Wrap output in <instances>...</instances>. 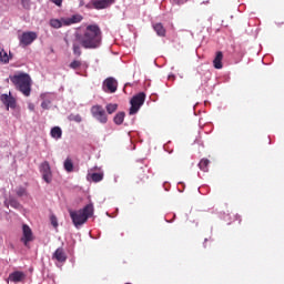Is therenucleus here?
<instances>
[{"label": "nucleus", "instance_id": "obj_1", "mask_svg": "<svg viewBox=\"0 0 284 284\" xmlns=\"http://www.w3.org/2000/svg\"><path fill=\"white\" fill-rule=\"evenodd\" d=\"M77 40L85 50H97V48H101L103 32H101L99 24H89L83 34L77 36Z\"/></svg>", "mask_w": 284, "mask_h": 284}, {"label": "nucleus", "instance_id": "obj_2", "mask_svg": "<svg viewBox=\"0 0 284 284\" xmlns=\"http://www.w3.org/2000/svg\"><path fill=\"white\" fill-rule=\"evenodd\" d=\"M10 81L13 83L16 90L21 92L23 97H30L32 92V79L28 73L18 72L13 75H10Z\"/></svg>", "mask_w": 284, "mask_h": 284}, {"label": "nucleus", "instance_id": "obj_3", "mask_svg": "<svg viewBox=\"0 0 284 284\" xmlns=\"http://www.w3.org/2000/svg\"><path fill=\"white\" fill-rule=\"evenodd\" d=\"M69 214L71 216V221L75 227H79L80 225H83L88 223V220L93 216L94 214V205L88 204L83 209L78 211H69Z\"/></svg>", "mask_w": 284, "mask_h": 284}, {"label": "nucleus", "instance_id": "obj_4", "mask_svg": "<svg viewBox=\"0 0 284 284\" xmlns=\"http://www.w3.org/2000/svg\"><path fill=\"white\" fill-rule=\"evenodd\" d=\"M130 103H131V108H130L129 114H136V112L141 110V106L143 105V103H145V94L143 92L135 94L131 99Z\"/></svg>", "mask_w": 284, "mask_h": 284}, {"label": "nucleus", "instance_id": "obj_5", "mask_svg": "<svg viewBox=\"0 0 284 284\" xmlns=\"http://www.w3.org/2000/svg\"><path fill=\"white\" fill-rule=\"evenodd\" d=\"M91 114L93 119L99 121V123H102L103 125L108 123V114L105 113V109H103L102 105H99V104L93 105L91 108Z\"/></svg>", "mask_w": 284, "mask_h": 284}, {"label": "nucleus", "instance_id": "obj_6", "mask_svg": "<svg viewBox=\"0 0 284 284\" xmlns=\"http://www.w3.org/2000/svg\"><path fill=\"white\" fill-rule=\"evenodd\" d=\"M24 247H30V243L34 241V234H32V229L28 224L22 225V236L20 239Z\"/></svg>", "mask_w": 284, "mask_h": 284}, {"label": "nucleus", "instance_id": "obj_7", "mask_svg": "<svg viewBox=\"0 0 284 284\" xmlns=\"http://www.w3.org/2000/svg\"><path fill=\"white\" fill-rule=\"evenodd\" d=\"M19 39V45L21 48H28V45L32 44L33 41L37 39V33L34 32H23L18 37Z\"/></svg>", "mask_w": 284, "mask_h": 284}, {"label": "nucleus", "instance_id": "obj_8", "mask_svg": "<svg viewBox=\"0 0 284 284\" xmlns=\"http://www.w3.org/2000/svg\"><path fill=\"white\" fill-rule=\"evenodd\" d=\"M119 88V82L114 78H106L103 81L102 89L103 92H106L109 94H114Z\"/></svg>", "mask_w": 284, "mask_h": 284}, {"label": "nucleus", "instance_id": "obj_9", "mask_svg": "<svg viewBox=\"0 0 284 284\" xmlns=\"http://www.w3.org/2000/svg\"><path fill=\"white\" fill-rule=\"evenodd\" d=\"M40 173L45 183H52V170L50 169V163L43 162L40 165Z\"/></svg>", "mask_w": 284, "mask_h": 284}, {"label": "nucleus", "instance_id": "obj_10", "mask_svg": "<svg viewBox=\"0 0 284 284\" xmlns=\"http://www.w3.org/2000/svg\"><path fill=\"white\" fill-rule=\"evenodd\" d=\"M150 176H148V173L145 172V169L140 168L135 172V183L138 185H145L148 183V180Z\"/></svg>", "mask_w": 284, "mask_h": 284}, {"label": "nucleus", "instance_id": "obj_11", "mask_svg": "<svg viewBox=\"0 0 284 284\" xmlns=\"http://www.w3.org/2000/svg\"><path fill=\"white\" fill-rule=\"evenodd\" d=\"M9 281L11 283H23V281H26V273L21 271H14L9 275Z\"/></svg>", "mask_w": 284, "mask_h": 284}, {"label": "nucleus", "instance_id": "obj_12", "mask_svg": "<svg viewBox=\"0 0 284 284\" xmlns=\"http://www.w3.org/2000/svg\"><path fill=\"white\" fill-rule=\"evenodd\" d=\"M52 258L58 261V263H65V261H68V255L65 254L63 247H59L53 253Z\"/></svg>", "mask_w": 284, "mask_h": 284}, {"label": "nucleus", "instance_id": "obj_13", "mask_svg": "<svg viewBox=\"0 0 284 284\" xmlns=\"http://www.w3.org/2000/svg\"><path fill=\"white\" fill-rule=\"evenodd\" d=\"M0 99L2 103L7 105V108H11L12 110L17 108V100L13 97H10L8 94H2Z\"/></svg>", "mask_w": 284, "mask_h": 284}, {"label": "nucleus", "instance_id": "obj_14", "mask_svg": "<svg viewBox=\"0 0 284 284\" xmlns=\"http://www.w3.org/2000/svg\"><path fill=\"white\" fill-rule=\"evenodd\" d=\"M112 3H114V0H94L93 7L95 10H104V8H109Z\"/></svg>", "mask_w": 284, "mask_h": 284}, {"label": "nucleus", "instance_id": "obj_15", "mask_svg": "<svg viewBox=\"0 0 284 284\" xmlns=\"http://www.w3.org/2000/svg\"><path fill=\"white\" fill-rule=\"evenodd\" d=\"M83 21V16L73 14L71 18H64V26H73V23H81Z\"/></svg>", "mask_w": 284, "mask_h": 284}, {"label": "nucleus", "instance_id": "obj_16", "mask_svg": "<svg viewBox=\"0 0 284 284\" xmlns=\"http://www.w3.org/2000/svg\"><path fill=\"white\" fill-rule=\"evenodd\" d=\"M213 65H214L215 70H221L223 68V52L222 51L216 52V55L213 60Z\"/></svg>", "mask_w": 284, "mask_h": 284}, {"label": "nucleus", "instance_id": "obj_17", "mask_svg": "<svg viewBox=\"0 0 284 284\" xmlns=\"http://www.w3.org/2000/svg\"><path fill=\"white\" fill-rule=\"evenodd\" d=\"M13 207L14 210H20L21 207V203H19V201H17V199L10 196L9 200L6 199L4 200V207Z\"/></svg>", "mask_w": 284, "mask_h": 284}, {"label": "nucleus", "instance_id": "obj_18", "mask_svg": "<svg viewBox=\"0 0 284 284\" xmlns=\"http://www.w3.org/2000/svg\"><path fill=\"white\" fill-rule=\"evenodd\" d=\"M65 18H61V19H51L50 20V26L51 28H55V30H59V28H63V26H65Z\"/></svg>", "mask_w": 284, "mask_h": 284}, {"label": "nucleus", "instance_id": "obj_19", "mask_svg": "<svg viewBox=\"0 0 284 284\" xmlns=\"http://www.w3.org/2000/svg\"><path fill=\"white\" fill-rule=\"evenodd\" d=\"M153 30L154 32H156L158 37H165V27H163V23L158 22L155 24H153Z\"/></svg>", "mask_w": 284, "mask_h": 284}, {"label": "nucleus", "instance_id": "obj_20", "mask_svg": "<svg viewBox=\"0 0 284 284\" xmlns=\"http://www.w3.org/2000/svg\"><path fill=\"white\" fill-rule=\"evenodd\" d=\"M0 63H10L8 51L0 47Z\"/></svg>", "mask_w": 284, "mask_h": 284}, {"label": "nucleus", "instance_id": "obj_21", "mask_svg": "<svg viewBox=\"0 0 284 284\" xmlns=\"http://www.w3.org/2000/svg\"><path fill=\"white\" fill-rule=\"evenodd\" d=\"M52 139L59 140L63 136V131L59 126H54L51 129Z\"/></svg>", "mask_w": 284, "mask_h": 284}, {"label": "nucleus", "instance_id": "obj_22", "mask_svg": "<svg viewBox=\"0 0 284 284\" xmlns=\"http://www.w3.org/2000/svg\"><path fill=\"white\" fill-rule=\"evenodd\" d=\"M123 121H125V112H119L114 118L113 122L115 125H122Z\"/></svg>", "mask_w": 284, "mask_h": 284}, {"label": "nucleus", "instance_id": "obj_23", "mask_svg": "<svg viewBox=\"0 0 284 284\" xmlns=\"http://www.w3.org/2000/svg\"><path fill=\"white\" fill-rule=\"evenodd\" d=\"M63 166H64L65 172H69V173L74 172V163L72 162V159L67 158Z\"/></svg>", "mask_w": 284, "mask_h": 284}, {"label": "nucleus", "instance_id": "obj_24", "mask_svg": "<svg viewBox=\"0 0 284 284\" xmlns=\"http://www.w3.org/2000/svg\"><path fill=\"white\" fill-rule=\"evenodd\" d=\"M14 192L20 199L23 196H28V189H26V186H17Z\"/></svg>", "mask_w": 284, "mask_h": 284}, {"label": "nucleus", "instance_id": "obj_25", "mask_svg": "<svg viewBox=\"0 0 284 284\" xmlns=\"http://www.w3.org/2000/svg\"><path fill=\"white\" fill-rule=\"evenodd\" d=\"M72 51L75 57H81V54H83V52L81 51V44H79V42H73Z\"/></svg>", "mask_w": 284, "mask_h": 284}, {"label": "nucleus", "instance_id": "obj_26", "mask_svg": "<svg viewBox=\"0 0 284 284\" xmlns=\"http://www.w3.org/2000/svg\"><path fill=\"white\" fill-rule=\"evenodd\" d=\"M209 165H210V160H207V159H202L199 163V168H200V170H202V172H207Z\"/></svg>", "mask_w": 284, "mask_h": 284}, {"label": "nucleus", "instance_id": "obj_27", "mask_svg": "<svg viewBox=\"0 0 284 284\" xmlns=\"http://www.w3.org/2000/svg\"><path fill=\"white\" fill-rule=\"evenodd\" d=\"M90 179L93 181V183H101V180L103 179V173H92L90 175Z\"/></svg>", "mask_w": 284, "mask_h": 284}, {"label": "nucleus", "instance_id": "obj_28", "mask_svg": "<svg viewBox=\"0 0 284 284\" xmlns=\"http://www.w3.org/2000/svg\"><path fill=\"white\" fill-rule=\"evenodd\" d=\"M68 119L69 121H74V123H81V121H83V118L81 116V114H74V113H71Z\"/></svg>", "mask_w": 284, "mask_h": 284}, {"label": "nucleus", "instance_id": "obj_29", "mask_svg": "<svg viewBox=\"0 0 284 284\" xmlns=\"http://www.w3.org/2000/svg\"><path fill=\"white\" fill-rule=\"evenodd\" d=\"M105 108H106L108 114H114V112L119 109V104L110 103V104H106Z\"/></svg>", "mask_w": 284, "mask_h": 284}, {"label": "nucleus", "instance_id": "obj_30", "mask_svg": "<svg viewBox=\"0 0 284 284\" xmlns=\"http://www.w3.org/2000/svg\"><path fill=\"white\" fill-rule=\"evenodd\" d=\"M81 65H83V63L81 62V60H73V61L69 64V68H71V70H79V68H81Z\"/></svg>", "mask_w": 284, "mask_h": 284}, {"label": "nucleus", "instance_id": "obj_31", "mask_svg": "<svg viewBox=\"0 0 284 284\" xmlns=\"http://www.w3.org/2000/svg\"><path fill=\"white\" fill-rule=\"evenodd\" d=\"M51 225L57 230L59 227V220L57 219V215L50 216Z\"/></svg>", "mask_w": 284, "mask_h": 284}, {"label": "nucleus", "instance_id": "obj_32", "mask_svg": "<svg viewBox=\"0 0 284 284\" xmlns=\"http://www.w3.org/2000/svg\"><path fill=\"white\" fill-rule=\"evenodd\" d=\"M24 10H30V0H21Z\"/></svg>", "mask_w": 284, "mask_h": 284}, {"label": "nucleus", "instance_id": "obj_33", "mask_svg": "<svg viewBox=\"0 0 284 284\" xmlns=\"http://www.w3.org/2000/svg\"><path fill=\"white\" fill-rule=\"evenodd\" d=\"M41 108H43V110H48L50 108V100H44L41 103Z\"/></svg>", "mask_w": 284, "mask_h": 284}, {"label": "nucleus", "instance_id": "obj_34", "mask_svg": "<svg viewBox=\"0 0 284 284\" xmlns=\"http://www.w3.org/2000/svg\"><path fill=\"white\" fill-rule=\"evenodd\" d=\"M51 3H54V6H58V8H61V6H63V0H51Z\"/></svg>", "mask_w": 284, "mask_h": 284}, {"label": "nucleus", "instance_id": "obj_35", "mask_svg": "<svg viewBox=\"0 0 284 284\" xmlns=\"http://www.w3.org/2000/svg\"><path fill=\"white\" fill-rule=\"evenodd\" d=\"M174 3H176L178 6H182L183 3H187V0H173Z\"/></svg>", "mask_w": 284, "mask_h": 284}, {"label": "nucleus", "instance_id": "obj_36", "mask_svg": "<svg viewBox=\"0 0 284 284\" xmlns=\"http://www.w3.org/2000/svg\"><path fill=\"white\" fill-rule=\"evenodd\" d=\"M28 108H29V110H31V112H34V104L33 103H28Z\"/></svg>", "mask_w": 284, "mask_h": 284}]
</instances>
